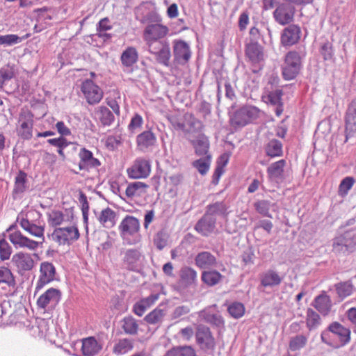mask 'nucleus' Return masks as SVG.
<instances>
[{
    "instance_id": "f3484780",
    "label": "nucleus",
    "mask_w": 356,
    "mask_h": 356,
    "mask_svg": "<svg viewBox=\"0 0 356 356\" xmlns=\"http://www.w3.org/2000/svg\"><path fill=\"white\" fill-rule=\"evenodd\" d=\"M301 30L299 26L290 24L281 33V43L283 46H291L300 39Z\"/></svg>"
},
{
    "instance_id": "ea45409f",
    "label": "nucleus",
    "mask_w": 356,
    "mask_h": 356,
    "mask_svg": "<svg viewBox=\"0 0 356 356\" xmlns=\"http://www.w3.org/2000/svg\"><path fill=\"white\" fill-rule=\"evenodd\" d=\"M95 114L104 126H109L114 121L113 113L106 106L98 107Z\"/></svg>"
},
{
    "instance_id": "a878e982",
    "label": "nucleus",
    "mask_w": 356,
    "mask_h": 356,
    "mask_svg": "<svg viewBox=\"0 0 356 356\" xmlns=\"http://www.w3.org/2000/svg\"><path fill=\"white\" fill-rule=\"evenodd\" d=\"M137 146L143 152L147 151L156 143V138L151 131H145L137 136Z\"/></svg>"
},
{
    "instance_id": "9d476101",
    "label": "nucleus",
    "mask_w": 356,
    "mask_h": 356,
    "mask_svg": "<svg viewBox=\"0 0 356 356\" xmlns=\"http://www.w3.org/2000/svg\"><path fill=\"white\" fill-rule=\"evenodd\" d=\"M81 90L87 102L91 105L99 103L103 97L101 88L90 79H86L81 83Z\"/></svg>"
},
{
    "instance_id": "338daca9",
    "label": "nucleus",
    "mask_w": 356,
    "mask_h": 356,
    "mask_svg": "<svg viewBox=\"0 0 356 356\" xmlns=\"http://www.w3.org/2000/svg\"><path fill=\"white\" fill-rule=\"evenodd\" d=\"M270 202L268 200H261L254 203V208L257 211L264 216H270Z\"/></svg>"
},
{
    "instance_id": "09e8293b",
    "label": "nucleus",
    "mask_w": 356,
    "mask_h": 356,
    "mask_svg": "<svg viewBox=\"0 0 356 356\" xmlns=\"http://www.w3.org/2000/svg\"><path fill=\"white\" fill-rule=\"evenodd\" d=\"M181 278L186 284H192L197 280V272L191 267H184L181 270Z\"/></svg>"
},
{
    "instance_id": "cd10ccee",
    "label": "nucleus",
    "mask_w": 356,
    "mask_h": 356,
    "mask_svg": "<svg viewBox=\"0 0 356 356\" xmlns=\"http://www.w3.org/2000/svg\"><path fill=\"white\" fill-rule=\"evenodd\" d=\"M20 226L27 232H29L32 236L35 237L41 238L43 241L44 239V226L37 225L31 222H30L27 218H22V219H17Z\"/></svg>"
},
{
    "instance_id": "c9c22d12",
    "label": "nucleus",
    "mask_w": 356,
    "mask_h": 356,
    "mask_svg": "<svg viewBox=\"0 0 356 356\" xmlns=\"http://www.w3.org/2000/svg\"><path fill=\"white\" fill-rule=\"evenodd\" d=\"M193 145L197 155H209V142L204 135L198 136L197 139L193 141Z\"/></svg>"
},
{
    "instance_id": "423d86ee",
    "label": "nucleus",
    "mask_w": 356,
    "mask_h": 356,
    "mask_svg": "<svg viewBox=\"0 0 356 356\" xmlns=\"http://www.w3.org/2000/svg\"><path fill=\"white\" fill-rule=\"evenodd\" d=\"M122 265L124 268L138 272L142 268L144 257L138 248H129L121 252Z\"/></svg>"
},
{
    "instance_id": "6e6d98bb",
    "label": "nucleus",
    "mask_w": 356,
    "mask_h": 356,
    "mask_svg": "<svg viewBox=\"0 0 356 356\" xmlns=\"http://www.w3.org/2000/svg\"><path fill=\"white\" fill-rule=\"evenodd\" d=\"M50 9L47 7L35 9L33 12V16L38 23L44 22L51 19V16L48 13Z\"/></svg>"
},
{
    "instance_id": "aec40b11",
    "label": "nucleus",
    "mask_w": 356,
    "mask_h": 356,
    "mask_svg": "<svg viewBox=\"0 0 356 356\" xmlns=\"http://www.w3.org/2000/svg\"><path fill=\"white\" fill-rule=\"evenodd\" d=\"M345 122L347 140L349 137L356 134V98L351 102L347 108Z\"/></svg>"
},
{
    "instance_id": "e433bc0d",
    "label": "nucleus",
    "mask_w": 356,
    "mask_h": 356,
    "mask_svg": "<svg viewBox=\"0 0 356 356\" xmlns=\"http://www.w3.org/2000/svg\"><path fill=\"white\" fill-rule=\"evenodd\" d=\"M19 122L21 123L18 129V135L23 139L29 140L32 137L33 120L29 118L20 117Z\"/></svg>"
},
{
    "instance_id": "bf43d9fd",
    "label": "nucleus",
    "mask_w": 356,
    "mask_h": 356,
    "mask_svg": "<svg viewBox=\"0 0 356 356\" xmlns=\"http://www.w3.org/2000/svg\"><path fill=\"white\" fill-rule=\"evenodd\" d=\"M49 224L52 227H56L63 222L64 215L60 211H51L47 213Z\"/></svg>"
},
{
    "instance_id": "72a5a7b5",
    "label": "nucleus",
    "mask_w": 356,
    "mask_h": 356,
    "mask_svg": "<svg viewBox=\"0 0 356 356\" xmlns=\"http://www.w3.org/2000/svg\"><path fill=\"white\" fill-rule=\"evenodd\" d=\"M224 276L216 270L204 271L202 273V281L209 286H213L222 282Z\"/></svg>"
},
{
    "instance_id": "c03bdc74",
    "label": "nucleus",
    "mask_w": 356,
    "mask_h": 356,
    "mask_svg": "<svg viewBox=\"0 0 356 356\" xmlns=\"http://www.w3.org/2000/svg\"><path fill=\"white\" fill-rule=\"evenodd\" d=\"M335 287L337 294L341 298L350 296L354 290L353 284L350 280L339 282L335 285Z\"/></svg>"
},
{
    "instance_id": "37998d69",
    "label": "nucleus",
    "mask_w": 356,
    "mask_h": 356,
    "mask_svg": "<svg viewBox=\"0 0 356 356\" xmlns=\"http://www.w3.org/2000/svg\"><path fill=\"white\" fill-rule=\"evenodd\" d=\"M265 150L270 157L280 156L282 155V144L278 140L273 139L268 142Z\"/></svg>"
},
{
    "instance_id": "69168bd1",
    "label": "nucleus",
    "mask_w": 356,
    "mask_h": 356,
    "mask_svg": "<svg viewBox=\"0 0 356 356\" xmlns=\"http://www.w3.org/2000/svg\"><path fill=\"white\" fill-rule=\"evenodd\" d=\"M12 253V248L4 239L0 240V258L1 260H7Z\"/></svg>"
},
{
    "instance_id": "39448f33",
    "label": "nucleus",
    "mask_w": 356,
    "mask_h": 356,
    "mask_svg": "<svg viewBox=\"0 0 356 356\" xmlns=\"http://www.w3.org/2000/svg\"><path fill=\"white\" fill-rule=\"evenodd\" d=\"M245 56L252 65L254 73L259 72L264 66V47L259 42H249L245 45Z\"/></svg>"
},
{
    "instance_id": "f257e3e1",
    "label": "nucleus",
    "mask_w": 356,
    "mask_h": 356,
    "mask_svg": "<svg viewBox=\"0 0 356 356\" xmlns=\"http://www.w3.org/2000/svg\"><path fill=\"white\" fill-rule=\"evenodd\" d=\"M139 220L133 216H126L121 221L118 230L120 237L127 245H133L140 242Z\"/></svg>"
},
{
    "instance_id": "58836bf2",
    "label": "nucleus",
    "mask_w": 356,
    "mask_h": 356,
    "mask_svg": "<svg viewBox=\"0 0 356 356\" xmlns=\"http://www.w3.org/2000/svg\"><path fill=\"white\" fill-rule=\"evenodd\" d=\"M164 356H196V353L190 346H179L168 350Z\"/></svg>"
},
{
    "instance_id": "0e129e2a",
    "label": "nucleus",
    "mask_w": 356,
    "mask_h": 356,
    "mask_svg": "<svg viewBox=\"0 0 356 356\" xmlns=\"http://www.w3.org/2000/svg\"><path fill=\"white\" fill-rule=\"evenodd\" d=\"M47 143H49L50 145H51L53 146H55V147H57L58 148H65L66 147H67L70 145L73 146V149L74 150H76V148H77L76 145H75V144H74L72 143L68 142L63 136H60V137L57 138H50V139H48L47 140Z\"/></svg>"
},
{
    "instance_id": "680f3d73",
    "label": "nucleus",
    "mask_w": 356,
    "mask_h": 356,
    "mask_svg": "<svg viewBox=\"0 0 356 356\" xmlns=\"http://www.w3.org/2000/svg\"><path fill=\"white\" fill-rule=\"evenodd\" d=\"M229 314L235 318H241L245 312V307L241 302H234L227 309Z\"/></svg>"
},
{
    "instance_id": "9b49d317",
    "label": "nucleus",
    "mask_w": 356,
    "mask_h": 356,
    "mask_svg": "<svg viewBox=\"0 0 356 356\" xmlns=\"http://www.w3.org/2000/svg\"><path fill=\"white\" fill-rule=\"evenodd\" d=\"M151 171V164L149 160L138 158L133 165L127 170L128 176L132 179L146 178Z\"/></svg>"
},
{
    "instance_id": "473e14b6",
    "label": "nucleus",
    "mask_w": 356,
    "mask_h": 356,
    "mask_svg": "<svg viewBox=\"0 0 356 356\" xmlns=\"http://www.w3.org/2000/svg\"><path fill=\"white\" fill-rule=\"evenodd\" d=\"M312 305L323 315H327L331 309V300L330 297L321 294L316 297Z\"/></svg>"
},
{
    "instance_id": "79ce46f5",
    "label": "nucleus",
    "mask_w": 356,
    "mask_h": 356,
    "mask_svg": "<svg viewBox=\"0 0 356 356\" xmlns=\"http://www.w3.org/2000/svg\"><path fill=\"white\" fill-rule=\"evenodd\" d=\"M148 187L147 184L140 181H135L130 183L126 189V195L128 197H133L136 195H140L142 193L145 192V189Z\"/></svg>"
},
{
    "instance_id": "de8ad7c7",
    "label": "nucleus",
    "mask_w": 356,
    "mask_h": 356,
    "mask_svg": "<svg viewBox=\"0 0 356 356\" xmlns=\"http://www.w3.org/2000/svg\"><path fill=\"white\" fill-rule=\"evenodd\" d=\"M133 341L129 339H122L119 340L113 348V353L120 355L123 354L133 348Z\"/></svg>"
},
{
    "instance_id": "4d7b16f0",
    "label": "nucleus",
    "mask_w": 356,
    "mask_h": 356,
    "mask_svg": "<svg viewBox=\"0 0 356 356\" xmlns=\"http://www.w3.org/2000/svg\"><path fill=\"white\" fill-rule=\"evenodd\" d=\"M321 323L320 316L312 309H308L307 312V326L311 330L318 326Z\"/></svg>"
},
{
    "instance_id": "774afa93",
    "label": "nucleus",
    "mask_w": 356,
    "mask_h": 356,
    "mask_svg": "<svg viewBox=\"0 0 356 356\" xmlns=\"http://www.w3.org/2000/svg\"><path fill=\"white\" fill-rule=\"evenodd\" d=\"M321 54H322L324 60H332L334 56L332 44L330 42L323 43L321 47Z\"/></svg>"
},
{
    "instance_id": "ddd939ff",
    "label": "nucleus",
    "mask_w": 356,
    "mask_h": 356,
    "mask_svg": "<svg viewBox=\"0 0 356 356\" xmlns=\"http://www.w3.org/2000/svg\"><path fill=\"white\" fill-rule=\"evenodd\" d=\"M173 43L174 61L179 65H185L191 56L188 44L184 40H175Z\"/></svg>"
},
{
    "instance_id": "f03ea898",
    "label": "nucleus",
    "mask_w": 356,
    "mask_h": 356,
    "mask_svg": "<svg viewBox=\"0 0 356 356\" xmlns=\"http://www.w3.org/2000/svg\"><path fill=\"white\" fill-rule=\"evenodd\" d=\"M356 250V230L350 229L332 240V251L338 255H346Z\"/></svg>"
},
{
    "instance_id": "7c9ffc66",
    "label": "nucleus",
    "mask_w": 356,
    "mask_h": 356,
    "mask_svg": "<svg viewBox=\"0 0 356 356\" xmlns=\"http://www.w3.org/2000/svg\"><path fill=\"white\" fill-rule=\"evenodd\" d=\"M281 282V277L273 270H268L261 276V284L264 287L278 286Z\"/></svg>"
},
{
    "instance_id": "e2e57ef3",
    "label": "nucleus",
    "mask_w": 356,
    "mask_h": 356,
    "mask_svg": "<svg viewBox=\"0 0 356 356\" xmlns=\"http://www.w3.org/2000/svg\"><path fill=\"white\" fill-rule=\"evenodd\" d=\"M168 234L161 230L157 232L154 238V244L159 250H163L168 243Z\"/></svg>"
},
{
    "instance_id": "3c124183",
    "label": "nucleus",
    "mask_w": 356,
    "mask_h": 356,
    "mask_svg": "<svg viewBox=\"0 0 356 356\" xmlns=\"http://www.w3.org/2000/svg\"><path fill=\"white\" fill-rule=\"evenodd\" d=\"M0 283H5L9 286H15L16 282L10 269L0 267Z\"/></svg>"
},
{
    "instance_id": "603ef678",
    "label": "nucleus",
    "mask_w": 356,
    "mask_h": 356,
    "mask_svg": "<svg viewBox=\"0 0 356 356\" xmlns=\"http://www.w3.org/2000/svg\"><path fill=\"white\" fill-rule=\"evenodd\" d=\"M307 342V338L302 334H298L291 337L289 341V348L292 351H296L302 348Z\"/></svg>"
},
{
    "instance_id": "a19ab883",
    "label": "nucleus",
    "mask_w": 356,
    "mask_h": 356,
    "mask_svg": "<svg viewBox=\"0 0 356 356\" xmlns=\"http://www.w3.org/2000/svg\"><path fill=\"white\" fill-rule=\"evenodd\" d=\"M122 328L124 332L130 335H136L138 330V323L131 316H125L122 321Z\"/></svg>"
},
{
    "instance_id": "864d4df0",
    "label": "nucleus",
    "mask_w": 356,
    "mask_h": 356,
    "mask_svg": "<svg viewBox=\"0 0 356 356\" xmlns=\"http://www.w3.org/2000/svg\"><path fill=\"white\" fill-rule=\"evenodd\" d=\"M148 47L149 51L152 54H156L159 51L168 46L167 40L163 39L152 40V41H145Z\"/></svg>"
},
{
    "instance_id": "412c9836",
    "label": "nucleus",
    "mask_w": 356,
    "mask_h": 356,
    "mask_svg": "<svg viewBox=\"0 0 356 356\" xmlns=\"http://www.w3.org/2000/svg\"><path fill=\"white\" fill-rule=\"evenodd\" d=\"M138 60V54L134 47H129L124 50L120 56V61L123 67V71L132 72L133 66Z\"/></svg>"
},
{
    "instance_id": "c85d7f7f",
    "label": "nucleus",
    "mask_w": 356,
    "mask_h": 356,
    "mask_svg": "<svg viewBox=\"0 0 356 356\" xmlns=\"http://www.w3.org/2000/svg\"><path fill=\"white\" fill-rule=\"evenodd\" d=\"M283 92L280 89L269 92L268 95L266 97V102L270 103L273 106H275V113L277 116H280L283 112V103L282 102V96Z\"/></svg>"
},
{
    "instance_id": "f8f14e48",
    "label": "nucleus",
    "mask_w": 356,
    "mask_h": 356,
    "mask_svg": "<svg viewBox=\"0 0 356 356\" xmlns=\"http://www.w3.org/2000/svg\"><path fill=\"white\" fill-rule=\"evenodd\" d=\"M40 277L35 286V291H40L46 284L50 283L55 279L56 268L53 264L44 261L40 264Z\"/></svg>"
},
{
    "instance_id": "5701e85b",
    "label": "nucleus",
    "mask_w": 356,
    "mask_h": 356,
    "mask_svg": "<svg viewBox=\"0 0 356 356\" xmlns=\"http://www.w3.org/2000/svg\"><path fill=\"white\" fill-rule=\"evenodd\" d=\"M329 330L339 337L338 347L344 346L350 341V330L342 325L340 323L334 321L329 325Z\"/></svg>"
},
{
    "instance_id": "49530a36",
    "label": "nucleus",
    "mask_w": 356,
    "mask_h": 356,
    "mask_svg": "<svg viewBox=\"0 0 356 356\" xmlns=\"http://www.w3.org/2000/svg\"><path fill=\"white\" fill-rule=\"evenodd\" d=\"M211 155H207L206 157L197 159L193 162V166L202 175L207 174L209 169L211 163Z\"/></svg>"
},
{
    "instance_id": "2f4dec72",
    "label": "nucleus",
    "mask_w": 356,
    "mask_h": 356,
    "mask_svg": "<svg viewBox=\"0 0 356 356\" xmlns=\"http://www.w3.org/2000/svg\"><path fill=\"white\" fill-rule=\"evenodd\" d=\"M228 207L224 202H216L207 206L205 213L209 216H220L227 217Z\"/></svg>"
},
{
    "instance_id": "4c0bfd02",
    "label": "nucleus",
    "mask_w": 356,
    "mask_h": 356,
    "mask_svg": "<svg viewBox=\"0 0 356 356\" xmlns=\"http://www.w3.org/2000/svg\"><path fill=\"white\" fill-rule=\"evenodd\" d=\"M27 175L22 170H19L15 179L13 195L22 194L28 188Z\"/></svg>"
},
{
    "instance_id": "7ed1b4c3",
    "label": "nucleus",
    "mask_w": 356,
    "mask_h": 356,
    "mask_svg": "<svg viewBox=\"0 0 356 356\" xmlns=\"http://www.w3.org/2000/svg\"><path fill=\"white\" fill-rule=\"evenodd\" d=\"M302 69V58L296 51H289L282 66V76L285 80H292L300 73Z\"/></svg>"
},
{
    "instance_id": "c756f323",
    "label": "nucleus",
    "mask_w": 356,
    "mask_h": 356,
    "mask_svg": "<svg viewBox=\"0 0 356 356\" xmlns=\"http://www.w3.org/2000/svg\"><path fill=\"white\" fill-rule=\"evenodd\" d=\"M115 212L109 207L103 209L97 219L101 225L106 228H111L115 225Z\"/></svg>"
},
{
    "instance_id": "4be33fe9",
    "label": "nucleus",
    "mask_w": 356,
    "mask_h": 356,
    "mask_svg": "<svg viewBox=\"0 0 356 356\" xmlns=\"http://www.w3.org/2000/svg\"><path fill=\"white\" fill-rule=\"evenodd\" d=\"M9 240L17 248H26L34 250L38 247V242L31 240L24 236L19 231H15L9 234Z\"/></svg>"
},
{
    "instance_id": "8fccbe9b",
    "label": "nucleus",
    "mask_w": 356,
    "mask_h": 356,
    "mask_svg": "<svg viewBox=\"0 0 356 356\" xmlns=\"http://www.w3.org/2000/svg\"><path fill=\"white\" fill-rule=\"evenodd\" d=\"M28 37L29 35H26L24 37H19L15 34H8L5 35H0V45L11 46L20 43L24 39H26Z\"/></svg>"
},
{
    "instance_id": "6e6552de",
    "label": "nucleus",
    "mask_w": 356,
    "mask_h": 356,
    "mask_svg": "<svg viewBox=\"0 0 356 356\" xmlns=\"http://www.w3.org/2000/svg\"><path fill=\"white\" fill-rule=\"evenodd\" d=\"M197 343L204 352H211L216 347L215 339L210 329L204 325H199L195 332Z\"/></svg>"
},
{
    "instance_id": "dca6fc26",
    "label": "nucleus",
    "mask_w": 356,
    "mask_h": 356,
    "mask_svg": "<svg viewBox=\"0 0 356 356\" xmlns=\"http://www.w3.org/2000/svg\"><path fill=\"white\" fill-rule=\"evenodd\" d=\"M61 293L58 289L50 288L42 293L37 300L39 308L46 309L48 306H56L60 301Z\"/></svg>"
},
{
    "instance_id": "b1692460",
    "label": "nucleus",
    "mask_w": 356,
    "mask_h": 356,
    "mask_svg": "<svg viewBox=\"0 0 356 356\" xmlns=\"http://www.w3.org/2000/svg\"><path fill=\"white\" fill-rule=\"evenodd\" d=\"M81 342V352L84 356H95L103 348L102 344L98 342L94 337L83 338Z\"/></svg>"
},
{
    "instance_id": "6ab92c4d",
    "label": "nucleus",
    "mask_w": 356,
    "mask_h": 356,
    "mask_svg": "<svg viewBox=\"0 0 356 356\" xmlns=\"http://www.w3.org/2000/svg\"><path fill=\"white\" fill-rule=\"evenodd\" d=\"M216 218L209 216L206 213L197 222L195 229L203 236H208L216 229Z\"/></svg>"
},
{
    "instance_id": "a18cd8bd",
    "label": "nucleus",
    "mask_w": 356,
    "mask_h": 356,
    "mask_svg": "<svg viewBox=\"0 0 356 356\" xmlns=\"http://www.w3.org/2000/svg\"><path fill=\"white\" fill-rule=\"evenodd\" d=\"M165 312L161 308H156L147 315L145 316L144 320L149 324H160L162 323Z\"/></svg>"
},
{
    "instance_id": "f704fd0d",
    "label": "nucleus",
    "mask_w": 356,
    "mask_h": 356,
    "mask_svg": "<svg viewBox=\"0 0 356 356\" xmlns=\"http://www.w3.org/2000/svg\"><path fill=\"white\" fill-rule=\"evenodd\" d=\"M200 316L206 323L217 327H222L224 325L223 318L218 312L213 313L211 311L204 310L200 312Z\"/></svg>"
},
{
    "instance_id": "5fc2aeb1",
    "label": "nucleus",
    "mask_w": 356,
    "mask_h": 356,
    "mask_svg": "<svg viewBox=\"0 0 356 356\" xmlns=\"http://www.w3.org/2000/svg\"><path fill=\"white\" fill-rule=\"evenodd\" d=\"M154 55L158 63L165 66H169L170 58L171 57L170 44L165 46V47L159 51Z\"/></svg>"
},
{
    "instance_id": "2eb2a0df",
    "label": "nucleus",
    "mask_w": 356,
    "mask_h": 356,
    "mask_svg": "<svg viewBox=\"0 0 356 356\" xmlns=\"http://www.w3.org/2000/svg\"><path fill=\"white\" fill-rule=\"evenodd\" d=\"M12 262L16 266L17 272L21 275L31 270L35 266L32 256L22 252L15 254L12 257Z\"/></svg>"
},
{
    "instance_id": "4468645a",
    "label": "nucleus",
    "mask_w": 356,
    "mask_h": 356,
    "mask_svg": "<svg viewBox=\"0 0 356 356\" xmlns=\"http://www.w3.org/2000/svg\"><path fill=\"white\" fill-rule=\"evenodd\" d=\"M168 31V28L161 22L147 24L143 31V39L145 41L163 39Z\"/></svg>"
},
{
    "instance_id": "bb28decb",
    "label": "nucleus",
    "mask_w": 356,
    "mask_h": 356,
    "mask_svg": "<svg viewBox=\"0 0 356 356\" xmlns=\"http://www.w3.org/2000/svg\"><path fill=\"white\" fill-rule=\"evenodd\" d=\"M195 264L202 269L210 268L216 266V258L211 252L203 251L195 256Z\"/></svg>"
},
{
    "instance_id": "1a4fd4ad",
    "label": "nucleus",
    "mask_w": 356,
    "mask_h": 356,
    "mask_svg": "<svg viewBox=\"0 0 356 356\" xmlns=\"http://www.w3.org/2000/svg\"><path fill=\"white\" fill-rule=\"evenodd\" d=\"M295 7L289 2L280 3L273 12V17L279 24L284 26L293 21Z\"/></svg>"
},
{
    "instance_id": "13d9d810",
    "label": "nucleus",
    "mask_w": 356,
    "mask_h": 356,
    "mask_svg": "<svg viewBox=\"0 0 356 356\" xmlns=\"http://www.w3.org/2000/svg\"><path fill=\"white\" fill-rule=\"evenodd\" d=\"M15 75L14 68L7 65L0 69V88L3 87L4 83L10 80Z\"/></svg>"
},
{
    "instance_id": "20e7f679",
    "label": "nucleus",
    "mask_w": 356,
    "mask_h": 356,
    "mask_svg": "<svg viewBox=\"0 0 356 356\" xmlns=\"http://www.w3.org/2000/svg\"><path fill=\"white\" fill-rule=\"evenodd\" d=\"M259 116V110L252 106H245L238 109L231 118V124L234 127H244L257 120Z\"/></svg>"
},
{
    "instance_id": "a211bd4d",
    "label": "nucleus",
    "mask_w": 356,
    "mask_h": 356,
    "mask_svg": "<svg viewBox=\"0 0 356 356\" xmlns=\"http://www.w3.org/2000/svg\"><path fill=\"white\" fill-rule=\"evenodd\" d=\"M79 157L80 159L79 163L80 170L88 171L90 168H95L101 165L99 159L93 156L92 152L85 147L80 149Z\"/></svg>"
},
{
    "instance_id": "0eeeda50",
    "label": "nucleus",
    "mask_w": 356,
    "mask_h": 356,
    "mask_svg": "<svg viewBox=\"0 0 356 356\" xmlns=\"http://www.w3.org/2000/svg\"><path fill=\"white\" fill-rule=\"evenodd\" d=\"M53 241L60 245L70 244L79 238V232L76 226L58 227L51 234Z\"/></svg>"
},
{
    "instance_id": "393cba45",
    "label": "nucleus",
    "mask_w": 356,
    "mask_h": 356,
    "mask_svg": "<svg viewBox=\"0 0 356 356\" xmlns=\"http://www.w3.org/2000/svg\"><path fill=\"white\" fill-rule=\"evenodd\" d=\"M286 165V161L281 159L271 163L267 168L268 178L276 183H280L284 179V168Z\"/></svg>"
},
{
    "instance_id": "052dcab7",
    "label": "nucleus",
    "mask_w": 356,
    "mask_h": 356,
    "mask_svg": "<svg viewBox=\"0 0 356 356\" xmlns=\"http://www.w3.org/2000/svg\"><path fill=\"white\" fill-rule=\"evenodd\" d=\"M152 306L148 299L143 298L134 305L133 312L138 316H142L145 312Z\"/></svg>"
}]
</instances>
